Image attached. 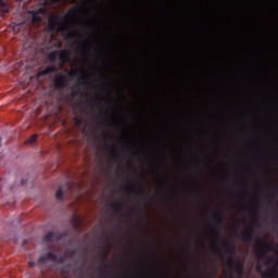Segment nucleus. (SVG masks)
I'll list each match as a JSON object with an SVG mask.
<instances>
[{
    "label": "nucleus",
    "instance_id": "1",
    "mask_svg": "<svg viewBox=\"0 0 278 278\" xmlns=\"http://www.w3.org/2000/svg\"><path fill=\"white\" fill-rule=\"evenodd\" d=\"M224 244L226 253L228 255V266L229 268L233 269V266H236V245L231 243L229 240H226Z\"/></svg>",
    "mask_w": 278,
    "mask_h": 278
},
{
    "label": "nucleus",
    "instance_id": "2",
    "mask_svg": "<svg viewBox=\"0 0 278 278\" xmlns=\"http://www.w3.org/2000/svg\"><path fill=\"white\" fill-rule=\"evenodd\" d=\"M266 264L270 265L273 264L274 267L269 269L268 271H265L262 275V278H278L277 275V268H278V257L270 256L267 258Z\"/></svg>",
    "mask_w": 278,
    "mask_h": 278
},
{
    "label": "nucleus",
    "instance_id": "3",
    "mask_svg": "<svg viewBox=\"0 0 278 278\" xmlns=\"http://www.w3.org/2000/svg\"><path fill=\"white\" fill-rule=\"evenodd\" d=\"M48 26L51 31H64V24L58 18V16H50L48 20Z\"/></svg>",
    "mask_w": 278,
    "mask_h": 278
},
{
    "label": "nucleus",
    "instance_id": "4",
    "mask_svg": "<svg viewBox=\"0 0 278 278\" xmlns=\"http://www.w3.org/2000/svg\"><path fill=\"white\" fill-rule=\"evenodd\" d=\"M257 245L260 248L256 249V253L258 255V260H264L266 257V255H268V253H270V251H273V245L265 243H257Z\"/></svg>",
    "mask_w": 278,
    "mask_h": 278
},
{
    "label": "nucleus",
    "instance_id": "5",
    "mask_svg": "<svg viewBox=\"0 0 278 278\" xmlns=\"http://www.w3.org/2000/svg\"><path fill=\"white\" fill-rule=\"evenodd\" d=\"M53 86L54 88H56V90L66 88V86H68V80L66 79V76L64 74H59L53 80Z\"/></svg>",
    "mask_w": 278,
    "mask_h": 278
},
{
    "label": "nucleus",
    "instance_id": "6",
    "mask_svg": "<svg viewBox=\"0 0 278 278\" xmlns=\"http://www.w3.org/2000/svg\"><path fill=\"white\" fill-rule=\"evenodd\" d=\"M215 218L217 219V223L215 224L213 229L217 236L216 242H218V238H220V236H223V228L220 227V225H223L224 219H223L222 213H215Z\"/></svg>",
    "mask_w": 278,
    "mask_h": 278
},
{
    "label": "nucleus",
    "instance_id": "7",
    "mask_svg": "<svg viewBox=\"0 0 278 278\" xmlns=\"http://www.w3.org/2000/svg\"><path fill=\"white\" fill-rule=\"evenodd\" d=\"M66 233L64 232H54L50 231L45 236L46 242H59V240H62Z\"/></svg>",
    "mask_w": 278,
    "mask_h": 278
},
{
    "label": "nucleus",
    "instance_id": "8",
    "mask_svg": "<svg viewBox=\"0 0 278 278\" xmlns=\"http://www.w3.org/2000/svg\"><path fill=\"white\" fill-rule=\"evenodd\" d=\"M47 262H58V254L48 252L38 258L39 264H47Z\"/></svg>",
    "mask_w": 278,
    "mask_h": 278
},
{
    "label": "nucleus",
    "instance_id": "9",
    "mask_svg": "<svg viewBox=\"0 0 278 278\" xmlns=\"http://www.w3.org/2000/svg\"><path fill=\"white\" fill-rule=\"evenodd\" d=\"M138 187L140 188V191H136V189H132L136 197L139 199V201H142L144 205L149 203V197H147V193L144 192V188H142V184L138 182Z\"/></svg>",
    "mask_w": 278,
    "mask_h": 278
},
{
    "label": "nucleus",
    "instance_id": "10",
    "mask_svg": "<svg viewBox=\"0 0 278 278\" xmlns=\"http://www.w3.org/2000/svg\"><path fill=\"white\" fill-rule=\"evenodd\" d=\"M45 16V9H39L37 11H31L33 23H42V17Z\"/></svg>",
    "mask_w": 278,
    "mask_h": 278
},
{
    "label": "nucleus",
    "instance_id": "11",
    "mask_svg": "<svg viewBox=\"0 0 278 278\" xmlns=\"http://www.w3.org/2000/svg\"><path fill=\"white\" fill-rule=\"evenodd\" d=\"M243 242H253V240H255V231L253 230H245L243 232H241V238H240Z\"/></svg>",
    "mask_w": 278,
    "mask_h": 278
},
{
    "label": "nucleus",
    "instance_id": "12",
    "mask_svg": "<svg viewBox=\"0 0 278 278\" xmlns=\"http://www.w3.org/2000/svg\"><path fill=\"white\" fill-rule=\"evenodd\" d=\"M230 270H235L239 278H244V262H238L235 261V266Z\"/></svg>",
    "mask_w": 278,
    "mask_h": 278
},
{
    "label": "nucleus",
    "instance_id": "13",
    "mask_svg": "<svg viewBox=\"0 0 278 278\" xmlns=\"http://www.w3.org/2000/svg\"><path fill=\"white\" fill-rule=\"evenodd\" d=\"M59 60L61 62V64H66V62H68V60H71V53L68 52V50H60L59 51Z\"/></svg>",
    "mask_w": 278,
    "mask_h": 278
},
{
    "label": "nucleus",
    "instance_id": "14",
    "mask_svg": "<svg viewBox=\"0 0 278 278\" xmlns=\"http://www.w3.org/2000/svg\"><path fill=\"white\" fill-rule=\"evenodd\" d=\"M80 11H81V9H79V8H72V9L67 12L66 16L64 17L65 21H66V18H75V16H77V14H78Z\"/></svg>",
    "mask_w": 278,
    "mask_h": 278
},
{
    "label": "nucleus",
    "instance_id": "15",
    "mask_svg": "<svg viewBox=\"0 0 278 278\" xmlns=\"http://www.w3.org/2000/svg\"><path fill=\"white\" fill-rule=\"evenodd\" d=\"M110 208L113 210V212L118 213L121 210H123V203L121 202H112L110 204Z\"/></svg>",
    "mask_w": 278,
    "mask_h": 278
},
{
    "label": "nucleus",
    "instance_id": "16",
    "mask_svg": "<svg viewBox=\"0 0 278 278\" xmlns=\"http://www.w3.org/2000/svg\"><path fill=\"white\" fill-rule=\"evenodd\" d=\"M47 60L48 62H50L51 64H53L55 62V60H58V51L52 50L48 55H47Z\"/></svg>",
    "mask_w": 278,
    "mask_h": 278
},
{
    "label": "nucleus",
    "instance_id": "17",
    "mask_svg": "<svg viewBox=\"0 0 278 278\" xmlns=\"http://www.w3.org/2000/svg\"><path fill=\"white\" fill-rule=\"evenodd\" d=\"M0 12L1 14H8V12H10V7H8V3L3 0H0Z\"/></svg>",
    "mask_w": 278,
    "mask_h": 278
},
{
    "label": "nucleus",
    "instance_id": "18",
    "mask_svg": "<svg viewBox=\"0 0 278 278\" xmlns=\"http://www.w3.org/2000/svg\"><path fill=\"white\" fill-rule=\"evenodd\" d=\"M81 34L79 30H70L65 38L73 39V38H79Z\"/></svg>",
    "mask_w": 278,
    "mask_h": 278
},
{
    "label": "nucleus",
    "instance_id": "19",
    "mask_svg": "<svg viewBox=\"0 0 278 278\" xmlns=\"http://www.w3.org/2000/svg\"><path fill=\"white\" fill-rule=\"evenodd\" d=\"M99 76L101 77L102 81H108V90L110 92L112 90V80L108 79L103 73H100Z\"/></svg>",
    "mask_w": 278,
    "mask_h": 278
},
{
    "label": "nucleus",
    "instance_id": "20",
    "mask_svg": "<svg viewBox=\"0 0 278 278\" xmlns=\"http://www.w3.org/2000/svg\"><path fill=\"white\" fill-rule=\"evenodd\" d=\"M46 71H48L49 75H50V73H58V66H55V64H51L46 67Z\"/></svg>",
    "mask_w": 278,
    "mask_h": 278
},
{
    "label": "nucleus",
    "instance_id": "21",
    "mask_svg": "<svg viewBox=\"0 0 278 278\" xmlns=\"http://www.w3.org/2000/svg\"><path fill=\"white\" fill-rule=\"evenodd\" d=\"M36 140H38V135H37V134L30 136V137L26 140V144H34V142H36Z\"/></svg>",
    "mask_w": 278,
    "mask_h": 278
},
{
    "label": "nucleus",
    "instance_id": "22",
    "mask_svg": "<svg viewBox=\"0 0 278 278\" xmlns=\"http://www.w3.org/2000/svg\"><path fill=\"white\" fill-rule=\"evenodd\" d=\"M55 198L59 200V201H62V199H64V191L62 190V188H59L56 193H55Z\"/></svg>",
    "mask_w": 278,
    "mask_h": 278
},
{
    "label": "nucleus",
    "instance_id": "23",
    "mask_svg": "<svg viewBox=\"0 0 278 278\" xmlns=\"http://www.w3.org/2000/svg\"><path fill=\"white\" fill-rule=\"evenodd\" d=\"M79 80L84 81V84H88V74H86V72H81Z\"/></svg>",
    "mask_w": 278,
    "mask_h": 278
},
{
    "label": "nucleus",
    "instance_id": "24",
    "mask_svg": "<svg viewBox=\"0 0 278 278\" xmlns=\"http://www.w3.org/2000/svg\"><path fill=\"white\" fill-rule=\"evenodd\" d=\"M111 160H113V162H118L121 160V156H118V152H112Z\"/></svg>",
    "mask_w": 278,
    "mask_h": 278
},
{
    "label": "nucleus",
    "instance_id": "25",
    "mask_svg": "<svg viewBox=\"0 0 278 278\" xmlns=\"http://www.w3.org/2000/svg\"><path fill=\"white\" fill-rule=\"evenodd\" d=\"M77 253V250L71 249L65 251V255H68L70 257H74V255Z\"/></svg>",
    "mask_w": 278,
    "mask_h": 278
},
{
    "label": "nucleus",
    "instance_id": "26",
    "mask_svg": "<svg viewBox=\"0 0 278 278\" xmlns=\"http://www.w3.org/2000/svg\"><path fill=\"white\" fill-rule=\"evenodd\" d=\"M79 75V70L74 68L68 73V77H77Z\"/></svg>",
    "mask_w": 278,
    "mask_h": 278
},
{
    "label": "nucleus",
    "instance_id": "27",
    "mask_svg": "<svg viewBox=\"0 0 278 278\" xmlns=\"http://www.w3.org/2000/svg\"><path fill=\"white\" fill-rule=\"evenodd\" d=\"M47 75H49V72H48L47 68H45L41 72H39V77H47Z\"/></svg>",
    "mask_w": 278,
    "mask_h": 278
},
{
    "label": "nucleus",
    "instance_id": "28",
    "mask_svg": "<svg viewBox=\"0 0 278 278\" xmlns=\"http://www.w3.org/2000/svg\"><path fill=\"white\" fill-rule=\"evenodd\" d=\"M215 253L216 255H219V257H223V250L218 248V245L215 247Z\"/></svg>",
    "mask_w": 278,
    "mask_h": 278
},
{
    "label": "nucleus",
    "instance_id": "29",
    "mask_svg": "<svg viewBox=\"0 0 278 278\" xmlns=\"http://www.w3.org/2000/svg\"><path fill=\"white\" fill-rule=\"evenodd\" d=\"M75 123H76V125H81V123H84V121L79 117H75Z\"/></svg>",
    "mask_w": 278,
    "mask_h": 278
},
{
    "label": "nucleus",
    "instance_id": "30",
    "mask_svg": "<svg viewBox=\"0 0 278 278\" xmlns=\"http://www.w3.org/2000/svg\"><path fill=\"white\" fill-rule=\"evenodd\" d=\"M81 48L85 50L90 51V47H88L85 42L81 43Z\"/></svg>",
    "mask_w": 278,
    "mask_h": 278
},
{
    "label": "nucleus",
    "instance_id": "31",
    "mask_svg": "<svg viewBox=\"0 0 278 278\" xmlns=\"http://www.w3.org/2000/svg\"><path fill=\"white\" fill-rule=\"evenodd\" d=\"M28 266L29 268H34V266H36V263L34 261L28 262Z\"/></svg>",
    "mask_w": 278,
    "mask_h": 278
},
{
    "label": "nucleus",
    "instance_id": "32",
    "mask_svg": "<svg viewBox=\"0 0 278 278\" xmlns=\"http://www.w3.org/2000/svg\"><path fill=\"white\" fill-rule=\"evenodd\" d=\"M130 151H131L132 153H136V155H140V152H138V150H136V149H134V148H130Z\"/></svg>",
    "mask_w": 278,
    "mask_h": 278
},
{
    "label": "nucleus",
    "instance_id": "33",
    "mask_svg": "<svg viewBox=\"0 0 278 278\" xmlns=\"http://www.w3.org/2000/svg\"><path fill=\"white\" fill-rule=\"evenodd\" d=\"M268 199H271V201H275L277 199V195L268 194Z\"/></svg>",
    "mask_w": 278,
    "mask_h": 278
},
{
    "label": "nucleus",
    "instance_id": "34",
    "mask_svg": "<svg viewBox=\"0 0 278 278\" xmlns=\"http://www.w3.org/2000/svg\"><path fill=\"white\" fill-rule=\"evenodd\" d=\"M103 266H104V268H110V263L104 262V263H103Z\"/></svg>",
    "mask_w": 278,
    "mask_h": 278
},
{
    "label": "nucleus",
    "instance_id": "35",
    "mask_svg": "<svg viewBox=\"0 0 278 278\" xmlns=\"http://www.w3.org/2000/svg\"><path fill=\"white\" fill-rule=\"evenodd\" d=\"M256 270L257 273H262V265H257Z\"/></svg>",
    "mask_w": 278,
    "mask_h": 278
},
{
    "label": "nucleus",
    "instance_id": "36",
    "mask_svg": "<svg viewBox=\"0 0 278 278\" xmlns=\"http://www.w3.org/2000/svg\"><path fill=\"white\" fill-rule=\"evenodd\" d=\"M111 125H118V123L116 121L112 119Z\"/></svg>",
    "mask_w": 278,
    "mask_h": 278
},
{
    "label": "nucleus",
    "instance_id": "37",
    "mask_svg": "<svg viewBox=\"0 0 278 278\" xmlns=\"http://www.w3.org/2000/svg\"><path fill=\"white\" fill-rule=\"evenodd\" d=\"M257 223H260V219H254V225H257Z\"/></svg>",
    "mask_w": 278,
    "mask_h": 278
},
{
    "label": "nucleus",
    "instance_id": "38",
    "mask_svg": "<svg viewBox=\"0 0 278 278\" xmlns=\"http://www.w3.org/2000/svg\"><path fill=\"white\" fill-rule=\"evenodd\" d=\"M63 262H64V258L61 257V258H60V263L62 264Z\"/></svg>",
    "mask_w": 278,
    "mask_h": 278
},
{
    "label": "nucleus",
    "instance_id": "39",
    "mask_svg": "<svg viewBox=\"0 0 278 278\" xmlns=\"http://www.w3.org/2000/svg\"><path fill=\"white\" fill-rule=\"evenodd\" d=\"M230 278H236V276H233V274L230 275Z\"/></svg>",
    "mask_w": 278,
    "mask_h": 278
},
{
    "label": "nucleus",
    "instance_id": "40",
    "mask_svg": "<svg viewBox=\"0 0 278 278\" xmlns=\"http://www.w3.org/2000/svg\"><path fill=\"white\" fill-rule=\"evenodd\" d=\"M99 270H103V266H101V267L99 268Z\"/></svg>",
    "mask_w": 278,
    "mask_h": 278
},
{
    "label": "nucleus",
    "instance_id": "41",
    "mask_svg": "<svg viewBox=\"0 0 278 278\" xmlns=\"http://www.w3.org/2000/svg\"><path fill=\"white\" fill-rule=\"evenodd\" d=\"M85 251H88V248H85Z\"/></svg>",
    "mask_w": 278,
    "mask_h": 278
}]
</instances>
